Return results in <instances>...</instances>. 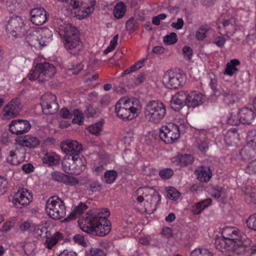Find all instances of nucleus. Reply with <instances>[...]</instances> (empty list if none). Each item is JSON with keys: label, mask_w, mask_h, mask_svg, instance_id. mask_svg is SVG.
<instances>
[{"label": "nucleus", "mask_w": 256, "mask_h": 256, "mask_svg": "<svg viewBox=\"0 0 256 256\" xmlns=\"http://www.w3.org/2000/svg\"><path fill=\"white\" fill-rule=\"evenodd\" d=\"M251 240L238 228L226 226L222 231V237L215 241L216 248L226 256H236L250 246Z\"/></svg>", "instance_id": "obj_1"}, {"label": "nucleus", "mask_w": 256, "mask_h": 256, "mask_svg": "<svg viewBox=\"0 0 256 256\" xmlns=\"http://www.w3.org/2000/svg\"><path fill=\"white\" fill-rule=\"evenodd\" d=\"M110 214L107 209L89 212L84 218L79 220V226L86 233L104 236L111 230L110 222L107 218Z\"/></svg>", "instance_id": "obj_2"}, {"label": "nucleus", "mask_w": 256, "mask_h": 256, "mask_svg": "<svg viewBox=\"0 0 256 256\" xmlns=\"http://www.w3.org/2000/svg\"><path fill=\"white\" fill-rule=\"evenodd\" d=\"M133 200L138 203L143 202L142 207L140 208L142 212L152 214L156 209V206L160 200V196L152 188L142 187L138 188L132 196Z\"/></svg>", "instance_id": "obj_3"}, {"label": "nucleus", "mask_w": 256, "mask_h": 256, "mask_svg": "<svg viewBox=\"0 0 256 256\" xmlns=\"http://www.w3.org/2000/svg\"><path fill=\"white\" fill-rule=\"evenodd\" d=\"M142 104L138 99L135 98H120L115 105V112L117 116L122 120H132L140 114Z\"/></svg>", "instance_id": "obj_4"}, {"label": "nucleus", "mask_w": 256, "mask_h": 256, "mask_svg": "<svg viewBox=\"0 0 256 256\" xmlns=\"http://www.w3.org/2000/svg\"><path fill=\"white\" fill-rule=\"evenodd\" d=\"M58 32L63 38L64 48L69 50H79L82 47L78 30L70 24L63 22L59 24Z\"/></svg>", "instance_id": "obj_5"}, {"label": "nucleus", "mask_w": 256, "mask_h": 256, "mask_svg": "<svg viewBox=\"0 0 256 256\" xmlns=\"http://www.w3.org/2000/svg\"><path fill=\"white\" fill-rule=\"evenodd\" d=\"M176 124L168 123L162 126L160 136L166 144L174 142L180 136V132H184L188 128V124L184 120H176Z\"/></svg>", "instance_id": "obj_6"}, {"label": "nucleus", "mask_w": 256, "mask_h": 256, "mask_svg": "<svg viewBox=\"0 0 256 256\" xmlns=\"http://www.w3.org/2000/svg\"><path fill=\"white\" fill-rule=\"evenodd\" d=\"M144 112L146 121L150 123L157 124L165 117L166 106L160 101L150 100L145 105Z\"/></svg>", "instance_id": "obj_7"}, {"label": "nucleus", "mask_w": 256, "mask_h": 256, "mask_svg": "<svg viewBox=\"0 0 256 256\" xmlns=\"http://www.w3.org/2000/svg\"><path fill=\"white\" fill-rule=\"evenodd\" d=\"M45 210L48 216L54 220H60L66 216V206L64 201L56 196H52L46 202Z\"/></svg>", "instance_id": "obj_8"}, {"label": "nucleus", "mask_w": 256, "mask_h": 256, "mask_svg": "<svg viewBox=\"0 0 256 256\" xmlns=\"http://www.w3.org/2000/svg\"><path fill=\"white\" fill-rule=\"evenodd\" d=\"M86 160L84 156H74L73 157H64L62 162V168L65 172L79 174L86 167Z\"/></svg>", "instance_id": "obj_9"}, {"label": "nucleus", "mask_w": 256, "mask_h": 256, "mask_svg": "<svg viewBox=\"0 0 256 256\" xmlns=\"http://www.w3.org/2000/svg\"><path fill=\"white\" fill-rule=\"evenodd\" d=\"M186 81V74L180 70H168L162 78L163 84L166 88L170 89L181 88L185 84Z\"/></svg>", "instance_id": "obj_10"}, {"label": "nucleus", "mask_w": 256, "mask_h": 256, "mask_svg": "<svg viewBox=\"0 0 256 256\" xmlns=\"http://www.w3.org/2000/svg\"><path fill=\"white\" fill-rule=\"evenodd\" d=\"M52 32L48 28H40L28 38L30 45L36 48L46 46L52 40Z\"/></svg>", "instance_id": "obj_11"}, {"label": "nucleus", "mask_w": 256, "mask_h": 256, "mask_svg": "<svg viewBox=\"0 0 256 256\" xmlns=\"http://www.w3.org/2000/svg\"><path fill=\"white\" fill-rule=\"evenodd\" d=\"M6 30L8 34L14 38L19 36L24 32V22L22 17L14 16L7 21Z\"/></svg>", "instance_id": "obj_12"}, {"label": "nucleus", "mask_w": 256, "mask_h": 256, "mask_svg": "<svg viewBox=\"0 0 256 256\" xmlns=\"http://www.w3.org/2000/svg\"><path fill=\"white\" fill-rule=\"evenodd\" d=\"M32 199V192L26 188H22L14 193L12 202L16 208H21L28 206Z\"/></svg>", "instance_id": "obj_13"}, {"label": "nucleus", "mask_w": 256, "mask_h": 256, "mask_svg": "<svg viewBox=\"0 0 256 256\" xmlns=\"http://www.w3.org/2000/svg\"><path fill=\"white\" fill-rule=\"evenodd\" d=\"M61 148L66 155L64 157L78 156L82 150V146L76 140H66L61 142Z\"/></svg>", "instance_id": "obj_14"}, {"label": "nucleus", "mask_w": 256, "mask_h": 256, "mask_svg": "<svg viewBox=\"0 0 256 256\" xmlns=\"http://www.w3.org/2000/svg\"><path fill=\"white\" fill-rule=\"evenodd\" d=\"M56 96L52 94L46 93L41 98L40 105L44 112L46 114H53L58 108V104L56 102Z\"/></svg>", "instance_id": "obj_15"}, {"label": "nucleus", "mask_w": 256, "mask_h": 256, "mask_svg": "<svg viewBox=\"0 0 256 256\" xmlns=\"http://www.w3.org/2000/svg\"><path fill=\"white\" fill-rule=\"evenodd\" d=\"M22 110V105L18 98H16L10 102L4 108L3 116L5 119L16 116Z\"/></svg>", "instance_id": "obj_16"}, {"label": "nucleus", "mask_w": 256, "mask_h": 256, "mask_svg": "<svg viewBox=\"0 0 256 256\" xmlns=\"http://www.w3.org/2000/svg\"><path fill=\"white\" fill-rule=\"evenodd\" d=\"M186 98V92L180 90L174 94L170 102L172 108L176 111L187 106Z\"/></svg>", "instance_id": "obj_17"}, {"label": "nucleus", "mask_w": 256, "mask_h": 256, "mask_svg": "<svg viewBox=\"0 0 256 256\" xmlns=\"http://www.w3.org/2000/svg\"><path fill=\"white\" fill-rule=\"evenodd\" d=\"M30 123L26 120H15L9 125L10 131L14 134H19L26 132L30 128Z\"/></svg>", "instance_id": "obj_18"}, {"label": "nucleus", "mask_w": 256, "mask_h": 256, "mask_svg": "<svg viewBox=\"0 0 256 256\" xmlns=\"http://www.w3.org/2000/svg\"><path fill=\"white\" fill-rule=\"evenodd\" d=\"M186 97L187 106L191 108L198 106L202 104L205 100L204 95L197 91L186 92Z\"/></svg>", "instance_id": "obj_19"}, {"label": "nucleus", "mask_w": 256, "mask_h": 256, "mask_svg": "<svg viewBox=\"0 0 256 256\" xmlns=\"http://www.w3.org/2000/svg\"><path fill=\"white\" fill-rule=\"evenodd\" d=\"M30 15L31 22L36 26L42 25L48 19L46 12L43 8H33Z\"/></svg>", "instance_id": "obj_20"}, {"label": "nucleus", "mask_w": 256, "mask_h": 256, "mask_svg": "<svg viewBox=\"0 0 256 256\" xmlns=\"http://www.w3.org/2000/svg\"><path fill=\"white\" fill-rule=\"evenodd\" d=\"M16 142L22 146L32 148L37 147L40 143L38 138L30 134L18 136L16 138Z\"/></svg>", "instance_id": "obj_21"}, {"label": "nucleus", "mask_w": 256, "mask_h": 256, "mask_svg": "<svg viewBox=\"0 0 256 256\" xmlns=\"http://www.w3.org/2000/svg\"><path fill=\"white\" fill-rule=\"evenodd\" d=\"M241 122L242 124H250L256 116V114L252 108L244 107L238 110Z\"/></svg>", "instance_id": "obj_22"}, {"label": "nucleus", "mask_w": 256, "mask_h": 256, "mask_svg": "<svg viewBox=\"0 0 256 256\" xmlns=\"http://www.w3.org/2000/svg\"><path fill=\"white\" fill-rule=\"evenodd\" d=\"M94 6V0H88V2H83L82 8L78 11L76 16V18L79 20H82L89 16L93 12Z\"/></svg>", "instance_id": "obj_23"}, {"label": "nucleus", "mask_w": 256, "mask_h": 256, "mask_svg": "<svg viewBox=\"0 0 256 256\" xmlns=\"http://www.w3.org/2000/svg\"><path fill=\"white\" fill-rule=\"evenodd\" d=\"M218 96H222L224 102L227 105L234 104L237 100L236 96L228 88H220Z\"/></svg>", "instance_id": "obj_24"}, {"label": "nucleus", "mask_w": 256, "mask_h": 256, "mask_svg": "<svg viewBox=\"0 0 256 256\" xmlns=\"http://www.w3.org/2000/svg\"><path fill=\"white\" fill-rule=\"evenodd\" d=\"M212 200L208 198L194 203L191 207L192 212L195 215L200 214L212 204Z\"/></svg>", "instance_id": "obj_25"}, {"label": "nucleus", "mask_w": 256, "mask_h": 256, "mask_svg": "<svg viewBox=\"0 0 256 256\" xmlns=\"http://www.w3.org/2000/svg\"><path fill=\"white\" fill-rule=\"evenodd\" d=\"M62 238V234L59 232H56L52 236H46L43 240V244L46 248L52 250Z\"/></svg>", "instance_id": "obj_26"}, {"label": "nucleus", "mask_w": 256, "mask_h": 256, "mask_svg": "<svg viewBox=\"0 0 256 256\" xmlns=\"http://www.w3.org/2000/svg\"><path fill=\"white\" fill-rule=\"evenodd\" d=\"M197 176V178L202 182L208 181L212 176V172L209 168L206 166H200L194 172Z\"/></svg>", "instance_id": "obj_27"}, {"label": "nucleus", "mask_w": 256, "mask_h": 256, "mask_svg": "<svg viewBox=\"0 0 256 256\" xmlns=\"http://www.w3.org/2000/svg\"><path fill=\"white\" fill-rule=\"evenodd\" d=\"M240 140L239 135L236 128L228 130L224 139V142L227 146L236 144Z\"/></svg>", "instance_id": "obj_28"}, {"label": "nucleus", "mask_w": 256, "mask_h": 256, "mask_svg": "<svg viewBox=\"0 0 256 256\" xmlns=\"http://www.w3.org/2000/svg\"><path fill=\"white\" fill-rule=\"evenodd\" d=\"M60 160V156L55 152H48L42 158V161L50 166H55L58 164Z\"/></svg>", "instance_id": "obj_29"}, {"label": "nucleus", "mask_w": 256, "mask_h": 256, "mask_svg": "<svg viewBox=\"0 0 256 256\" xmlns=\"http://www.w3.org/2000/svg\"><path fill=\"white\" fill-rule=\"evenodd\" d=\"M194 161V157L190 154L178 155L174 157L172 162L177 165L186 166L190 164Z\"/></svg>", "instance_id": "obj_30"}, {"label": "nucleus", "mask_w": 256, "mask_h": 256, "mask_svg": "<svg viewBox=\"0 0 256 256\" xmlns=\"http://www.w3.org/2000/svg\"><path fill=\"white\" fill-rule=\"evenodd\" d=\"M39 68L42 69L41 71L43 77L44 76L50 78L56 73L55 67L48 62L39 64Z\"/></svg>", "instance_id": "obj_31"}, {"label": "nucleus", "mask_w": 256, "mask_h": 256, "mask_svg": "<svg viewBox=\"0 0 256 256\" xmlns=\"http://www.w3.org/2000/svg\"><path fill=\"white\" fill-rule=\"evenodd\" d=\"M223 26L226 30V35L230 37L232 36L236 30V22L234 18H232L226 20L223 22Z\"/></svg>", "instance_id": "obj_32"}, {"label": "nucleus", "mask_w": 256, "mask_h": 256, "mask_svg": "<svg viewBox=\"0 0 256 256\" xmlns=\"http://www.w3.org/2000/svg\"><path fill=\"white\" fill-rule=\"evenodd\" d=\"M22 0H8L6 9L10 12H18L22 9Z\"/></svg>", "instance_id": "obj_33"}, {"label": "nucleus", "mask_w": 256, "mask_h": 256, "mask_svg": "<svg viewBox=\"0 0 256 256\" xmlns=\"http://www.w3.org/2000/svg\"><path fill=\"white\" fill-rule=\"evenodd\" d=\"M42 69L39 68V64L32 68L28 75L30 80H34L39 79V81H43L44 78L41 71Z\"/></svg>", "instance_id": "obj_34"}, {"label": "nucleus", "mask_w": 256, "mask_h": 256, "mask_svg": "<svg viewBox=\"0 0 256 256\" xmlns=\"http://www.w3.org/2000/svg\"><path fill=\"white\" fill-rule=\"evenodd\" d=\"M240 64L239 61L236 59L232 60L228 62L225 68L224 74L232 76L238 70L236 66Z\"/></svg>", "instance_id": "obj_35"}, {"label": "nucleus", "mask_w": 256, "mask_h": 256, "mask_svg": "<svg viewBox=\"0 0 256 256\" xmlns=\"http://www.w3.org/2000/svg\"><path fill=\"white\" fill-rule=\"evenodd\" d=\"M126 6L122 2L117 3L114 9L113 14L115 18H122L124 16L126 12Z\"/></svg>", "instance_id": "obj_36"}, {"label": "nucleus", "mask_w": 256, "mask_h": 256, "mask_svg": "<svg viewBox=\"0 0 256 256\" xmlns=\"http://www.w3.org/2000/svg\"><path fill=\"white\" fill-rule=\"evenodd\" d=\"M226 121L228 124L232 126H238L240 124H242L238 110L237 112H230L226 117Z\"/></svg>", "instance_id": "obj_37"}, {"label": "nucleus", "mask_w": 256, "mask_h": 256, "mask_svg": "<svg viewBox=\"0 0 256 256\" xmlns=\"http://www.w3.org/2000/svg\"><path fill=\"white\" fill-rule=\"evenodd\" d=\"M86 205L84 203H80L76 206L73 212L68 216L69 218H74L82 215L87 209Z\"/></svg>", "instance_id": "obj_38"}, {"label": "nucleus", "mask_w": 256, "mask_h": 256, "mask_svg": "<svg viewBox=\"0 0 256 256\" xmlns=\"http://www.w3.org/2000/svg\"><path fill=\"white\" fill-rule=\"evenodd\" d=\"M211 30V28L208 25L202 26L196 31V38L198 40H202L206 38V34Z\"/></svg>", "instance_id": "obj_39"}, {"label": "nucleus", "mask_w": 256, "mask_h": 256, "mask_svg": "<svg viewBox=\"0 0 256 256\" xmlns=\"http://www.w3.org/2000/svg\"><path fill=\"white\" fill-rule=\"evenodd\" d=\"M209 79H210V83L209 84L214 94L216 96H218L220 95V88H217L218 86V80L216 76L212 74H209Z\"/></svg>", "instance_id": "obj_40"}, {"label": "nucleus", "mask_w": 256, "mask_h": 256, "mask_svg": "<svg viewBox=\"0 0 256 256\" xmlns=\"http://www.w3.org/2000/svg\"><path fill=\"white\" fill-rule=\"evenodd\" d=\"M118 176V172L114 170H106L104 176V180L107 184L114 183Z\"/></svg>", "instance_id": "obj_41"}, {"label": "nucleus", "mask_w": 256, "mask_h": 256, "mask_svg": "<svg viewBox=\"0 0 256 256\" xmlns=\"http://www.w3.org/2000/svg\"><path fill=\"white\" fill-rule=\"evenodd\" d=\"M102 125L103 122H100L90 126L88 127L87 130L92 134L98 136L100 134L102 130Z\"/></svg>", "instance_id": "obj_42"}, {"label": "nucleus", "mask_w": 256, "mask_h": 256, "mask_svg": "<svg viewBox=\"0 0 256 256\" xmlns=\"http://www.w3.org/2000/svg\"><path fill=\"white\" fill-rule=\"evenodd\" d=\"M8 162L12 165L18 164L21 160L18 158V154L15 151L11 150L9 152V154L6 158Z\"/></svg>", "instance_id": "obj_43"}, {"label": "nucleus", "mask_w": 256, "mask_h": 256, "mask_svg": "<svg viewBox=\"0 0 256 256\" xmlns=\"http://www.w3.org/2000/svg\"><path fill=\"white\" fill-rule=\"evenodd\" d=\"M246 140L248 144L253 149H256V130H252L249 132Z\"/></svg>", "instance_id": "obj_44"}, {"label": "nucleus", "mask_w": 256, "mask_h": 256, "mask_svg": "<svg viewBox=\"0 0 256 256\" xmlns=\"http://www.w3.org/2000/svg\"><path fill=\"white\" fill-rule=\"evenodd\" d=\"M167 196L172 200H176L180 198V194L176 188L170 187L167 189Z\"/></svg>", "instance_id": "obj_45"}, {"label": "nucleus", "mask_w": 256, "mask_h": 256, "mask_svg": "<svg viewBox=\"0 0 256 256\" xmlns=\"http://www.w3.org/2000/svg\"><path fill=\"white\" fill-rule=\"evenodd\" d=\"M140 242L144 245L152 244V246H158V240L154 238H151L150 236L140 238Z\"/></svg>", "instance_id": "obj_46"}, {"label": "nucleus", "mask_w": 256, "mask_h": 256, "mask_svg": "<svg viewBox=\"0 0 256 256\" xmlns=\"http://www.w3.org/2000/svg\"><path fill=\"white\" fill-rule=\"evenodd\" d=\"M164 42L167 45H172L178 42V36L176 33L171 32L164 37Z\"/></svg>", "instance_id": "obj_47"}, {"label": "nucleus", "mask_w": 256, "mask_h": 256, "mask_svg": "<svg viewBox=\"0 0 256 256\" xmlns=\"http://www.w3.org/2000/svg\"><path fill=\"white\" fill-rule=\"evenodd\" d=\"M74 118L72 120V123L81 125L84 122L83 114L78 110L76 109L73 111Z\"/></svg>", "instance_id": "obj_48"}, {"label": "nucleus", "mask_w": 256, "mask_h": 256, "mask_svg": "<svg viewBox=\"0 0 256 256\" xmlns=\"http://www.w3.org/2000/svg\"><path fill=\"white\" fill-rule=\"evenodd\" d=\"M246 224L249 229L256 231V213L248 216Z\"/></svg>", "instance_id": "obj_49"}, {"label": "nucleus", "mask_w": 256, "mask_h": 256, "mask_svg": "<svg viewBox=\"0 0 256 256\" xmlns=\"http://www.w3.org/2000/svg\"><path fill=\"white\" fill-rule=\"evenodd\" d=\"M190 256H212V255L207 249L196 248L192 252Z\"/></svg>", "instance_id": "obj_50"}, {"label": "nucleus", "mask_w": 256, "mask_h": 256, "mask_svg": "<svg viewBox=\"0 0 256 256\" xmlns=\"http://www.w3.org/2000/svg\"><path fill=\"white\" fill-rule=\"evenodd\" d=\"M47 231L46 227L42 226L33 225L32 232L36 237H40L44 232Z\"/></svg>", "instance_id": "obj_51"}, {"label": "nucleus", "mask_w": 256, "mask_h": 256, "mask_svg": "<svg viewBox=\"0 0 256 256\" xmlns=\"http://www.w3.org/2000/svg\"><path fill=\"white\" fill-rule=\"evenodd\" d=\"M211 195L214 198H225L226 196L225 191L220 186L214 188L212 189Z\"/></svg>", "instance_id": "obj_52"}, {"label": "nucleus", "mask_w": 256, "mask_h": 256, "mask_svg": "<svg viewBox=\"0 0 256 256\" xmlns=\"http://www.w3.org/2000/svg\"><path fill=\"white\" fill-rule=\"evenodd\" d=\"M202 138V136H200V138L196 140V146L200 152H206L208 148V142Z\"/></svg>", "instance_id": "obj_53"}, {"label": "nucleus", "mask_w": 256, "mask_h": 256, "mask_svg": "<svg viewBox=\"0 0 256 256\" xmlns=\"http://www.w3.org/2000/svg\"><path fill=\"white\" fill-rule=\"evenodd\" d=\"M63 183L68 186H75L78 184L79 180L75 177L66 174Z\"/></svg>", "instance_id": "obj_54"}, {"label": "nucleus", "mask_w": 256, "mask_h": 256, "mask_svg": "<svg viewBox=\"0 0 256 256\" xmlns=\"http://www.w3.org/2000/svg\"><path fill=\"white\" fill-rule=\"evenodd\" d=\"M124 138L126 142L130 143L134 140V132L130 128H126L124 132Z\"/></svg>", "instance_id": "obj_55"}, {"label": "nucleus", "mask_w": 256, "mask_h": 256, "mask_svg": "<svg viewBox=\"0 0 256 256\" xmlns=\"http://www.w3.org/2000/svg\"><path fill=\"white\" fill-rule=\"evenodd\" d=\"M22 247L26 254H30L34 252L36 248V245L33 242H26L23 244Z\"/></svg>", "instance_id": "obj_56"}, {"label": "nucleus", "mask_w": 256, "mask_h": 256, "mask_svg": "<svg viewBox=\"0 0 256 256\" xmlns=\"http://www.w3.org/2000/svg\"><path fill=\"white\" fill-rule=\"evenodd\" d=\"M118 35L116 34L114 36L112 39L110 40L109 46L104 50V52L107 54L112 51L116 47L118 44Z\"/></svg>", "instance_id": "obj_57"}, {"label": "nucleus", "mask_w": 256, "mask_h": 256, "mask_svg": "<svg viewBox=\"0 0 256 256\" xmlns=\"http://www.w3.org/2000/svg\"><path fill=\"white\" fill-rule=\"evenodd\" d=\"M87 256H106L104 252L100 248H92L87 252Z\"/></svg>", "instance_id": "obj_58"}, {"label": "nucleus", "mask_w": 256, "mask_h": 256, "mask_svg": "<svg viewBox=\"0 0 256 256\" xmlns=\"http://www.w3.org/2000/svg\"><path fill=\"white\" fill-rule=\"evenodd\" d=\"M33 225L30 221H22L19 222L18 228L21 232H24L30 229L32 230Z\"/></svg>", "instance_id": "obj_59"}, {"label": "nucleus", "mask_w": 256, "mask_h": 256, "mask_svg": "<svg viewBox=\"0 0 256 256\" xmlns=\"http://www.w3.org/2000/svg\"><path fill=\"white\" fill-rule=\"evenodd\" d=\"M182 52L184 60H189L192 58L193 52L190 47L184 46L182 49Z\"/></svg>", "instance_id": "obj_60"}, {"label": "nucleus", "mask_w": 256, "mask_h": 256, "mask_svg": "<svg viewBox=\"0 0 256 256\" xmlns=\"http://www.w3.org/2000/svg\"><path fill=\"white\" fill-rule=\"evenodd\" d=\"M136 28V23L134 18H131L126 22V28L127 30L132 32Z\"/></svg>", "instance_id": "obj_61"}, {"label": "nucleus", "mask_w": 256, "mask_h": 256, "mask_svg": "<svg viewBox=\"0 0 256 256\" xmlns=\"http://www.w3.org/2000/svg\"><path fill=\"white\" fill-rule=\"evenodd\" d=\"M50 176L52 180L63 182V180H64L66 174L59 172H54L51 173Z\"/></svg>", "instance_id": "obj_62"}, {"label": "nucleus", "mask_w": 256, "mask_h": 256, "mask_svg": "<svg viewBox=\"0 0 256 256\" xmlns=\"http://www.w3.org/2000/svg\"><path fill=\"white\" fill-rule=\"evenodd\" d=\"M8 184L7 180L4 177L0 176V196L6 192Z\"/></svg>", "instance_id": "obj_63"}, {"label": "nucleus", "mask_w": 256, "mask_h": 256, "mask_svg": "<svg viewBox=\"0 0 256 256\" xmlns=\"http://www.w3.org/2000/svg\"><path fill=\"white\" fill-rule=\"evenodd\" d=\"M246 170L250 174L256 173V160H252L248 164Z\"/></svg>", "instance_id": "obj_64"}]
</instances>
